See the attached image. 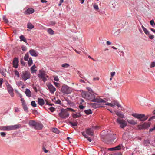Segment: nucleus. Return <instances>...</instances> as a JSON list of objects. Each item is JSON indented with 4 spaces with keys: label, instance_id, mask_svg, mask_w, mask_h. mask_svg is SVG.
<instances>
[{
    "label": "nucleus",
    "instance_id": "f257e3e1",
    "mask_svg": "<svg viewBox=\"0 0 155 155\" xmlns=\"http://www.w3.org/2000/svg\"><path fill=\"white\" fill-rule=\"evenodd\" d=\"M82 97L86 99L90 100L91 101L99 103H105L106 101L99 98H95V95L90 92L83 91L81 93Z\"/></svg>",
    "mask_w": 155,
    "mask_h": 155
},
{
    "label": "nucleus",
    "instance_id": "f03ea898",
    "mask_svg": "<svg viewBox=\"0 0 155 155\" xmlns=\"http://www.w3.org/2000/svg\"><path fill=\"white\" fill-rule=\"evenodd\" d=\"M116 122L120 125V127L122 129H124L127 125V123L126 120L120 118H117Z\"/></svg>",
    "mask_w": 155,
    "mask_h": 155
},
{
    "label": "nucleus",
    "instance_id": "7ed1b4c3",
    "mask_svg": "<svg viewBox=\"0 0 155 155\" xmlns=\"http://www.w3.org/2000/svg\"><path fill=\"white\" fill-rule=\"evenodd\" d=\"M132 115L137 118L139 119L140 121H144L146 120L147 117H146L145 115L143 114H137L136 113H133Z\"/></svg>",
    "mask_w": 155,
    "mask_h": 155
},
{
    "label": "nucleus",
    "instance_id": "20e7f679",
    "mask_svg": "<svg viewBox=\"0 0 155 155\" xmlns=\"http://www.w3.org/2000/svg\"><path fill=\"white\" fill-rule=\"evenodd\" d=\"M39 74H38V76L39 78L42 79L44 82H45L47 79L46 78H48V76L46 74L45 71L42 70H40Z\"/></svg>",
    "mask_w": 155,
    "mask_h": 155
},
{
    "label": "nucleus",
    "instance_id": "39448f33",
    "mask_svg": "<svg viewBox=\"0 0 155 155\" xmlns=\"http://www.w3.org/2000/svg\"><path fill=\"white\" fill-rule=\"evenodd\" d=\"M61 92L64 94H68L71 93L72 90L71 88L69 87L67 85L63 86L61 88Z\"/></svg>",
    "mask_w": 155,
    "mask_h": 155
},
{
    "label": "nucleus",
    "instance_id": "423d86ee",
    "mask_svg": "<svg viewBox=\"0 0 155 155\" xmlns=\"http://www.w3.org/2000/svg\"><path fill=\"white\" fill-rule=\"evenodd\" d=\"M21 76L22 79L25 81L26 80L30 78L31 74L29 72L25 71L22 72Z\"/></svg>",
    "mask_w": 155,
    "mask_h": 155
},
{
    "label": "nucleus",
    "instance_id": "0eeeda50",
    "mask_svg": "<svg viewBox=\"0 0 155 155\" xmlns=\"http://www.w3.org/2000/svg\"><path fill=\"white\" fill-rule=\"evenodd\" d=\"M60 117L63 118H65L69 116V114L66 109H62L59 114Z\"/></svg>",
    "mask_w": 155,
    "mask_h": 155
},
{
    "label": "nucleus",
    "instance_id": "6e6552de",
    "mask_svg": "<svg viewBox=\"0 0 155 155\" xmlns=\"http://www.w3.org/2000/svg\"><path fill=\"white\" fill-rule=\"evenodd\" d=\"M21 125L20 124H16L14 125L6 126L7 131L15 130L20 128Z\"/></svg>",
    "mask_w": 155,
    "mask_h": 155
},
{
    "label": "nucleus",
    "instance_id": "1a4fd4ad",
    "mask_svg": "<svg viewBox=\"0 0 155 155\" xmlns=\"http://www.w3.org/2000/svg\"><path fill=\"white\" fill-rule=\"evenodd\" d=\"M99 127L98 126L93 127L92 128H88L86 130V133L87 134L92 136L94 135V130L93 129H97Z\"/></svg>",
    "mask_w": 155,
    "mask_h": 155
},
{
    "label": "nucleus",
    "instance_id": "9d476101",
    "mask_svg": "<svg viewBox=\"0 0 155 155\" xmlns=\"http://www.w3.org/2000/svg\"><path fill=\"white\" fill-rule=\"evenodd\" d=\"M47 86L48 87L50 92L51 94L54 93L56 91V88L50 83H48L47 84Z\"/></svg>",
    "mask_w": 155,
    "mask_h": 155
},
{
    "label": "nucleus",
    "instance_id": "9b49d317",
    "mask_svg": "<svg viewBox=\"0 0 155 155\" xmlns=\"http://www.w3.org/2000/svg\"><path fill=\"white\" fill-rule=\"evenodd\" d=\"M6 86L7 87L8 91V93L10 94L11 97H13L14 94L13 92V89L11 85L8 83L6 84Z\"/></svg>",
    "mask_w": 155,
    "mask_h": 155
},
{
    "label": "nucleus",
    "instance_id": "f8f14e48",
    "mask_svg": "<svg viewBox=\"0 0 155 155\" xmlns=\"http://www.w3.org/2000/svg\"><path fill=\"white\" fill-rule=\"evenodd\" d=\"M150 124L149 123H145L143 124L138 125V128L140 129H146L150 127Z\"/></svg>",
    "mask_w": 155,
    "mask_h": 155
},
{
    "label": "nucleus",
    "instance_id": "ddd939ff",
    "mask_svg": "<svg viewBox=\"0 0 155 155\" xmlns=\"http://www.w3.org/2000/svg\"><path fill=\"white\" fill-rule=\"evenodd\" d=\"M29 52L30 54L32 56L37 57L38 54V53L34 49L30 50Z\"/></svg>",
    "mask_w": 155,
    "mask_h": 155
},
{
    "label": "nucleus",
    "instance_id": "4468645a",
    "mask_svg": "<svg viewBox=\"0 0 155 155\" xmlns=\"http://www.w3.org/2000/svg\"><path fill=\"white\" fill-rule=\"evenodd\" d=\"M18 63V59L17 58H15L13 61V66L15 68H17Z\"/></svg>",
    "mask_w": 155,
    "mask_h": 155
},
{
    "label": "nucleus",
    "instance_id": "2eb2a0df",
    "mask_svg": "<svg viewBox=\"0 0 155 155\" xmlns=\"http://www.w3.org/2000/svg\"><path fill=\"white\" fill-rule=\"evenodd\" d=\"M43 127V125L41 123L37 122L34 129L36 130H40Z\"/></svg>",
    "mask_w": 155,
    "mask_h": 155
},
{
    "label": "nucleus",
    "instance_id": "dca6fc26",
    "mask_svg": "<svg viewBox=\"0 0 155 155\" xmlns=\"http://www.w3.org/2000/svg\"><path fill=\"white\" fill-rule=\"evenodd\" d=\"M37 122L34 120H30L29 122V125L33 128H35Z\"/></svg>",
    "mask_w": 155,
    "mask_h": 155
},
{
    "label": "nucleus",
    "instance_id": "f3484780",
    "mask_svg": "<svg viewBox=\"0 0 155 155\" xmlns=\"http://www.w3.org/2000/svg\"><path fill=\"white\" fill-rule=\"evenodd\" d=\"M115 112L116 114L119 117L118 118L121 119L124 118V115L122 113H121L120 112H116V111H115Z\"/></svg>",
    "mask_w": 155,
    "mask_h": 155
},
{
    "label": "nucleus",
    "instance_id": "a211bd4d",
    "mask_svg": "<svg viewBox=\"0 0 155 155\" xmlns=\"http://www.w3.org/2000/svg\"><path fill=\"white\" fill-rule=\"evenodd\" d=\"M34 10L32 8H30L27 9L25 11V13L27 14H30L34 12Z\"/></svg>",
    "mask_w": 155,
    "mask_h": 155
},
{
    "label": "nucleus",
    "instance_id": "6ab92c4d",
    "mask_svg": "<svg viewBox=\"0 0 155 155\" xmlns=\"http://www.w3.org/2000/svg\"><path fill=\"white\" fill-rule=\"evenodd\" d=\"M25 94H26V95L28 97H30L31 96V92L29 90V89H26L25 90Z\"/></svg>",
    "mask_w": 155,
    "mask_h": 155
},
{
    "label": "nucleus",
    "instance_id": "aec40b11",
    "mask_svg": "<svg viewBox=\"0 0 155 155\" xmlns=\"http://www.w3.org/2000/svg\"><path fill=\"white\" fill-rule=\"evenodd\" d=\"M38 104L41 106H42L45 103L44 101L42 99L38 98Z\"/></svg>",
    "mask_w": 155,
    "mask_h": 155
},
{
    "label": "nucleus",
    "instance_id": "412c9836",
    "mask_svg": "<svg viewBox=\"0 0 155 155\" xmlns=\"http://www.w3.org/2000/svg\"><path fill=\"white\" fill-rule=\"evenodd\" d=\"M127 121L129 124L132 125H135L137 124V121L134 120H127Z\"/></svg>",
    "mask_w": 155,
    "mask_h": 155
},
{
    "label": "nucleus",
    "instance_id": "4be33fe9",
    "mask_svg": "<svg viewBox=\"0 0 155 155\" xmlns=\"http://www.w3.org/2000/svg\"><path fill=\"white\" fill-rule=\"evenodd\" d=\"M6 70L5 69H2L0 70V73L4 77H6Z\"/></svg>",
    "mask_w": 155,
    "mask_h": 155
},
{
    "label": "nucleus",
    "instance_id": "5701e85b",
    "mask_svg": "<svg viewBox=\"0 0 155 155\" xmlns=\"http://www.w3.org/2000/svg\"><path fill=\"white\" fill-rule=\"evenodd\" d=\"M92 106L95 108H97L99 107H104V106H100L98 104L96 103H93L92 104Z\"/></svg>",
    "mask_w": 155,
    "mask_h": 155
},
{
    "label": "nucleus",
    "instance_id": "b1692460",
    "mask_svg": "<svg viewBox=\"0 0 155 155\" xmlns=\"http://www.w3.org/2000/svg\"><path fill=\"white\" fill-rule=\"evenodd\" d=\"M69 123L70 124L71 126L73 127L74 126H77L78 124V122L77 121L74 122L70 121L69 122Z\"/></svg>",
    "mask_w": 155,
    "mask_h": 155
},
{
    "label": "nucleus",
    "instance_id": "393cba45",
    "mask_svg": "<svg viewBox=\"0 0 155 155\" xmlns=\"http://www.w3.org/2000/svg\"><path fill=\"white\" fill-rule=\"evenodd\" d=\"M81 116V115L80 113H76V114H74L72 116L73 118H78L80 117Z\"/></svg>",
    "mask_w": 155,
    "mask_h": 155
},
{
    "label": "nucleus",
    "instance_id": "a878e982",
    "mask_svg": "<svg viewBox=\"0 0 155 155\" xmlns=\"http://www.w3.org/2000/svg\"><path fill=\"white\" fill-rule=\"evenodd\" d=\"M20 39V41H23L26 43L27 42L26 39L25 38L24 36L21 35L19 37Z\"/></svg>",
    "mask_w": 155,
    "mask_h": 155
},
{
    "label": "nucleus",
    "instance_id": "bb28decb",
    "mask_svg": "<svg viewBox=\"0 0 155 155\" xmlns=\"http://www.w3.org/2000/svg\"><path fill=\"white\" fill-rule=\"evenodd\" d=\"M27 28L31 30L34 28V26L31 23L28 22L27 24Z\"/></svg>",
    "mask_w": 155,
    "mask_h": 155
},
{
    "label": "nucleus",
    "instance_id": "cd10ccee",
    "mask_svg": "<svg viewBox=\"0 0 155 155\" xmlns=\"http://www.w3.org/2000/svg\"><path fill=\"white\" fill-rule=\"evenodd\" d=\"M36 68L35 65H33L31 68V70L32 73H36L37 70L35 69Z\"/></svg>",
    "mask_w": 155,
    "mask_h": 155
},
{
    "label": "nucleus",
    "instance_id": "c85d7f7f",
    "mask_svg": "<svg viewBox=\"0 0 155 155\" xmlns=\"http://www.w3.org/2000/svg\"><path fill=\"white\" fill-rule=\"evenodd\" d=\"M142 28L144 32L146 35H148L149 34V32L148 30L143 26H142Z\"/></svg>",
    "mask_w": 155,
    "mask_h": 155
},
{
    "label": "nucleus",
    "instance_id": "c756f323",
    "mask_svg": "<svg viewBox=\"0 0 155 155\" xmlns=\"http://www.w3.org/2000/svg\"><path fill=\"white\" fill-rule=\"evenodd\" d=\"M47 31L49 34L51 35H53L54 34V31L51 28H49Z\"/></svg>",
    "mask_w": 155,
    "mask_h": 155
},
{
    "label": "nucleus",
    "instance_id": "7c9ffc66",
    "mask_svg": "<svg viewBox=\"0 0 155 155\" xmlns=\"http://www.w3.org/2000/svg\"><path fill=\"white\" fill-rule=\"evenodd\" d=\"M29 56L28 53H27L24 57V59L25 61H27L29 58Z\"/></svg>",
    "mask_w": 155,
    "mask_h": 155
},
{
    "label": "nucleus",
    "instance_id": "2f4dec72",
    "mask_svg": "<svg viewBox=\"0 0 155 155\" xmlns=\"http://www.w3.org/2000/svg\"><path fill=\"white\" fill-rule=\"evenodd\" d=\"M114 104L115 105L117 106L118 107H120L121 106L117 101H114L113 102Z\"/></svg>",
    "mask_w": 155,
    "mask_h": 155
},
{
    "label": "nucleus",
    "instance_id": "473e14b6",
    "mask_svg": "<svg viewBox=\"0 0 155 155\" xmlns=\"http://www.w3.org/2000/svg\"><path fill=\"white\" fill-rule=\"evenodd\" d=\"M150 143L148 140H145L143 142L145 146H148Z\"/></svg>",
    "mask_w": 155,
    "mask_h": 155
},
{
    "label": "nucleus",
    "instance_id": "72a5a7b5",
    "mask_svg": "<svg viewBox=\"0 0 155 155\" xmlns=\"http://www.w3.org/2000/svg\"><path fill=\"white\" fill-rule=\"evenodd\" d=\"M84 112L87 114H91L92 113L91 110L90 109L85 110Z\"/></svg>",
    "mask_w": 155,
    "mask_h": 155
},
{
    "label": "nucleus",
    "instance_id": "f704fd0d",
    "mask_svg": "<svg viewBox=\"0 0 155 155\" xmlns=\"http://www.w3.org/2000/svg\"><path fill=\"white\" fill-rule=\"evenodd\" d=\"M32 60L31 58H29L28 61V64L29 66H30L32 64Z\"/></svg>",
    "mask_w": 155,
    "mask_h": 155
},
{
    "label": "nucleus",
    "instance_id": "c9c22d12",
    "mask_svg": "<svg viewBox=\"0 0 155 155\" xmlns=\"http://www.w3.org/2000/svg\"><path fill=\"white\" fill-rule=\"evenodd\" d=\"M0 129L2 130H6V126H3L0 127Z\"/></svg>",
    "mask_w": 155,
    "mask_h": 155
},
{
    "label": "nucleus",
    "instance_id": "e433bc0d",
    "mask_svg": "<svg viewBox=\"0 0 155 155\" xmlns=\"http://www.w3.org/2000/svg\"><path fill=\"white\" fill-rule=\"evenodd\" d=\"M22 106H23L24 110L25 111H27L28 110V108L25 104H22Z\"/></svg>",
    "mask_w": 155,
    "mask_h": 155
},
{
    "label": "nucleus",
    "instance_id": "4c0bfd02",
    "mask_svg": "<svg viewBox=\"0 0 155 155\" xmlns=\"http://www.w3.org/2000/svg\"><path fill=\"white\" fill-rule=\"evenodd\" d=\"M122 146V144H120L115 147L116 150H118L121 148V147Z\"/></svg>",
    "mask_w": 155,
    "mask_h": 155
},
{
    "label": "nucleus",
    "instance_id": "58836bf2",
    "mask_svg": "<svg viewBox=\"0 0 155 155\" xmlns=\"http://www.w3.org/2000/svg\"><path fill=\"white\" fill-rule=\"evenodd\" d=\"M52 131L54 132V133H57V134H58L59 133V131L56 128H53L52 129Z\"/></svg>",
    "mask_w": 155,
    "mask_h": 155
},
{
    "label": "nucleus",
    "instance_id": "ea45409f",
    "mask_svg": "<svg viewBox=\"0 0 155 155\" xmlns=\"http://www.w3.org/2000/svg\"><path fill=\"white\" fill-rule=\"evenodd\" d=\"M31 104L32 106L34 107H36L37 106L36 104L35 103V102L34 101H32L31 102Z\"/></svg>",
    "mask_w": 155,
    "mask_h": 155
},
{
    "label": "nucleus",
    "instance_id": "a19ab883",
    "mask_svg": "<svg viewBox=\"0 0 155 155\" xmlns=\"http://www.w3.org/2000/svg\"><path fill=\"white\" fill-rule=\"evenodd\" d=\"M61 66L63 67L67 68L69 66V65L67 63H64L62 64Z\"/></svg>",
    "mask_w": 155,
    "mask_h": 155
},
{
    "label": "nucleus",
    "instance_id": "79ce46f5",
    "mask_svg": "<svg viewBox=\"0 0 155 155\" xmlns=\"http://www.w3.org/2000/svg\"><path fill=\"white\" fill-rule=\"evenodd\" d=\"M14 72L15 75L17 76L18 78H19V72L16 70Z\"/></svg>",
    "mask_w": 155,
    "mask_h": 155
},
{
    "label": "nucleus",
    "instance_id": "37998d69",
    "mask_svg": "<svg viewBox=\"0 0 155 155\" xmlns=\"http://www.w3.org/2000/svg\"><path fill=\"white\" fill-rule=\"evenodd\" d=\"M49 109L52 112H53L55 110V108L53 107H49Z\"/></svg>",
    "mask_w": 155,
    "mask_h": 155
},
{
    "label": "nucleus",
    "instance_id": "c03bdc74",
    "mask_svg": "<svg viewBox=\"0 0 155 155\" xmlns=\"http://www.w3.org/2000/svg\"><path fill=\"white\" fill-rule=\"evenodd\" d=\"M66 110H67V112L68 111H70L72 112L75 111L73 109L71 108H66Z\"/></svg>",
    "mask_w": 155,
    "mask_h": 155
},
{
    "label": "nucleus",
    "instance_id": "a18cd8bd",
    "mask_svg": "<svg viewBox=\"0 0 155 155\" xmlns=\"http://www.w3.org/2000/svg\"><path fill=\"white\" fill-rule=\"evenodd\" d=\"M150 24L153 26H155V23L153 20H151L150 21Z\"/></svg>",
    "mask_w": 155,
    "mask_h": 155
},
{
    "label": "nucleus",
    "instance_id": "49530a36",
    "mask_svg": "<svg viewBox=\"0 0 155 155\" xmlns=\"http://www.w3.org/2000/svg\"><path fill=\"white\" fill-rule=\"evenodd\" d=\"M155 66V62H151L150 65V68H153Z\"/></svg>",
    "mask_w": 155,
    "mask_h": 155
},
{
    "label": "nucleus",
    "instance_id": "de8ad7c7",
    "mask_svg": "<svg viewBox=\"0 0 155 155\" xmlns=\"http://www.w3.org/2000/svg\"><path fill=\"white\" fill-rule=\"evenodd\" d=\"M21 49L23 51H26L27 50V48L26 46H22Z\"/></svg>",
    "mask_w": 155,
    "mask_h": 155
},
{
    "label": "nucleus",
    "instance_id": "09e8293b",
    "mask_svg": "<svg viewBox=\"0 0 155 155\" xmlns=\"http://www.w3.org/2000/svg\"><path fill=\"white\" fill-rule=\"evenodd\" d=\"M54 102L55 103L58 104H60L61 103V101L59 100L58 99L57 100H55Z\"/></svg>",
    "mask_w": 155,
    "mask_h": 155
},
{
    "label": "nucleus",
    "instance_id": "8fccbe9b",
    "mask_svg": "<svg viewBox=\"0 0 155 155\" xmlns=\"http://www.w3.org/2000/svg\"><path fill=\"white\" fill-rule=\"evenodd\" d=\"M54 84L57 87H59L60 86V84L58 83H57V82H54Z\"/></svg>",
    "mask_w": 155,
    "mask_h": 155
},
{
    "label": "nucleus",
    "instance_id": "3c124183",
    "mask_svg": "<svg viewBox=\"0 0 155 155\" xmlns=\"http://www.w3.org/2000/svg\"><path fill=\"white\" fill-rule=\"evenodd\" d=\"M2 137H5L6 136V134L4 132H1L0 133Z\"/></svg>",
    "mask_w": 155,
    "mask_h": 155
},
{
    "label": "nucleus",
    "instance_id": "603ef678",
    "mask_svg": "<svg viewBox=\"0 0 155 155\" xmlns=\"http://www.w3.org/2000/svg\"><path fill=\"white\" fill-rule=\"evenodd\" d=\"M54 81H59V79L58 78V76H55L54 77Z\"/></svg>",
    "mask_w": 155,
    "mask_h": 155
},
{
    "label": "nucleus",
    "instance_id": "864d4df0",
    "mask_svg": "<svg viewBox=\"0 0 155 155\" xmlns=\"http://www.w3.org/2000/svg\"><path fill=\"white\" fill-rule=\"evenodd\" d=\"M94 8L95 9H96L97 10H98L99 9L98 6V5H96V4L94 5Z\"/></svg>",
    "mask_w": 155,
    "mask_h": 155
},
{
    "label": "nucleus",
    "instance_id": "5fc2aeb1",
    "mask_svg": "<svg viewBox=\"0 0 155 155\" xmlns=\"http://www.w3.org/2000/svg\"><path fill=\"white\" fill-rule=\"evenodd\" d=\"M3 82V79L2 78H0V87H1L2 85Z\"/></svg>",
    "mask_w": 155,
    "mask_h": 155
},
{
    "label": "nucleus",
    "instance_id": "6e6d98bb",
    "mask_svg": "<svg viewBox=\"0 0 155 155\" xmlns=\"http://www.w3.org/2000/svg\"><path fill=\"white\" fill-rule=\"evenodd\" d=\"M21 102L22 103V104H25V100H24L23 98H21Z\"/></svg>",
    "mask_w": 155,
    "mask_h": 155
},
{
    "label": "nucleus",
    "instance_id": "4d7b16f0",
    "mask_svg": "<svg viewBox=\"0 0 155 155\" xmlns=\"http://www.w3.org/2000/svg\"><path fill=\"white\" fill-rule=\"evenodd\" d=\"M82 135L85 137V138H87V136L86 135L84 132H82Z\"/></svg>",
    "mask_w": 155,
    "mask_h": 155
},
{
    "label": "nucleus",
    "instance_id": "13d9d810",
    "mask_svg": "<svg viewBox=\"0 0 155 155\" xmlns=\"http://www.w3.org/2000/svg\"><path fill=\"white\" fill-rule=\"evenodd\" d=\"M46 104L47 105H48L50 106H52L54 104H52L48 102L47 101H46Z\"/></svg>",
    "mask_w": 155,
    "mask_h": 155
},
{
    "label": "nucleus",
    "instance_id": "bf43d9fd",
    "mask_svg": "<svg viewBox=\"0 0 155 155\" xmlns=\"http://www.w3.org/2000/svg\"><path fill=\"white\" fill-rule=\"evenodd\" d=\"M79 107L80 109H82L83 108H84L85 107L82 105H80L79 106Z\"/></svg>",
    "mask_w": 155,
    "mask_h": 155
},
{
    "label": "nucleus",
    "instance_id": "052dcab7",
    "mask_svg": "<svg viewBox=\"0 0 155 155\" xmlns=\"http://www.w3.org/2000/svg\"><path fill=\"white\" fill-rule=\"evenodd\" d=\"M116 73L115 72H111L110 73L111 74V76L112 78L115 74Z\"/></svg>",
    "mask_w": 155,
    "mask_h": 155
},
{
    "label": "nucleus",
    "instance_id": "680f3d73",
    "mask_svg": "<svg viewBox=\"0 0 155 155\" xmlns=\"http://www.w3.org/2000/svg\"><path fill=\"white\" fill-rule=\"evenodd\" d=\"M20 62L21 64H22V65H25V63L24 61L22 59H21V60Z\"/></svg>",
    "mask_w": 155,
    "mask_h": 155
},
{
    "label": "nucleus",
    "instance_id": "e2e57ef3",
    "mask_svg": "<svg viewBox=\"0 0 155 155\" xmlns=\"http://www.w3.org/2000/svg\"><path fill=\"white\" fill-rule=\"evenodd\" d=\"M64 0H60L59 1V3L58 4V5L59 6H60L61 4L63 2Z\"/></svg>",
    "mask_w": 155,
    "mask_h": 155
},
{
    "label": "nucleus",
    "instance_id": "0e129e2a",
    "mask_svg": "<svg viewBox=\"0 0 155 155\" xmlns=\"http://www.w3.org/2000/svg\"><path fill=\"white\" fill-rule=\"evenodd\" d=\"M154 118H155V116H152L149 119V120L150 121L152 120Z\"/></svg>",
    "mask_w": 155,
    "mask_h": 155
},
{
    "label": "nucleus",
    "instance_id": "69168bd1",
    "mask_svg": "<svg viewBox=\"0 0 155 155\" xmlns=\"http://www.w3.org/2000/svg\"><path fill=\"white\" fill-rule=\"evenodd\" d=\"M149 37L150 39H152L154 38V36L153 35H149Z\"/></svg>",
    "mask_w": 155,
    "mask_h": 155
},
{
    "label": "nucleus",
    "instance_id": "338daca9",
    "mask_svg": "<svg viewBox=\"0 0 155 155\" xmlns=\"http://www.w3.org/2000/svg\"><path fill=\"white\" fill-rule=\"evenodd\" d=\"M111 151H113V150H116V149H115V147L110 148L109 149Z\"/></svg>",
    "mask_w": 155,
    "mask_h": 155
},
{
    "label": "nucleus",
    "instance_id": "774afa93",
    "mask_svg": "<svg viewBox=\"0 0 155 155\" xmlns=\"http://www.w3.org/2000/svg\"><path fill=\"white\" fill-rule=\"evenodd\" d=\"M84 102V100L82 99L81 100V102H80V104H81L83 105L84 104L83 103Z\"/></svg>",
    "mask_w": 155,
    "mask_h": 155
}]
</instances>
